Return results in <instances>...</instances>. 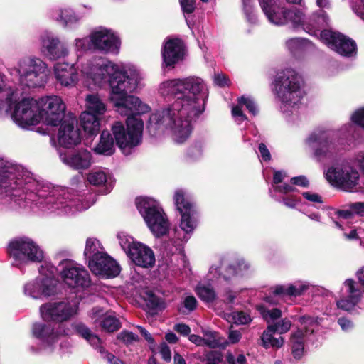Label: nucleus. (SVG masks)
Instances as JSON below:
<instances>
[{"instance_id":"nucleus-26","label":"nucleus","mask_w":364,"mask_h":364,"mask_svg":"<svg viewBox=\"0 0 364 364\" xmlns=\"http://www.w3.org/2000/svg\"><path fill=\"white\" fill-rule=\"evenodd\" d=\"M88 267L93 274L106 278L115 277L120 272L119 265L107 252L89 262Z\"/></svg>"},{"instance_id":"nucleus-30","label":"nucleus","mask_w":364,"mask_h":364,"mask_svg":"<svg viewBox=\"0 0 364 364\" xmlns=\"http://www.w3.org/2000/svg\"><path fill=\"white\" fill-rule=\"evenodd\" d=\"M61 161L75 170H86L93 163L92 155L85 149H81L70 154L60 153Z\"/></svg>"},{"instance_id":"nucleus-50","label":"nucleus","mask_w":364,"mask_h":364,"mask_svg":"<svg viewBox=\"0 0 364 364\" xmlns=\"http://www.w3.org/2000/svg\"><path fill=\"white\" fill-rule=\"evenodd\" d=\"M224 318L229 322H234L237 324H247L251 321L249 314L242 311L232 312L230 314H225Z\"/></svg>"},{"instance_id":"nucleus-45","label":"nucleus","mask_w":364,"mask_h":364,"mask_svg":"<svg viewBox=\"0 0 364 364\" xmlns=\"http://www.w3.org/2000/svg\"><path fill=\"white\" fill-rule=\"evenodd\" d=\"M205 148V143L199 140L193 142L187 151V157L191 161H198L202 158Z\"/></svg>"},{"instance_id":"nucleus-14","label":"nucleus","mask_w":364,"mask_h":364,"mask_svg":"<svg viewBox=\"0 0 364 364\" xmlns=\"http://www.w3.org/2000/svg\"><path fill=\"white\" fill-rule=\"evenodd\" d=\"M78 304L77 300L48 302L40 306V314L45 321L63 323L77 314Z\"/></svg>"},{"instance_id":"nucleus-56","label":"nucleus","mask_w":364,"mask_h":364,"mask_svg":"<svg viewBox=\"0 0 364 364\" xmlns=\"http://www.w3.org/2000/svg\"><path fill=\"white\" fill-rule=\"evenodd\" d=\"M159 353H160L162 359L169 363L171 360V352L169 346L165 343L162 342L159 346Z\"/></svg>"},{"instance_id":"nucleus-39","label":"nucleus","mask_w":364,"mask_h":364,"mask_svg":"<svg viewBox=\"0 0 364 364\" xmlns=\"http://www.w3.org/2000/svg\"><path fill=\"white\" fill-rule=\"evenodd\" d=\"M179 227L186 235H191L198 225L197 210L180 213Z\"/></svg>"},{"instance_id":"nucleus-36","label":"nucleus","mask_w":364,"mask_h":364,"mask_svg":"<svg viewBox=\"0 0 364 364\" xmlns=\"http://www.w3.org/2000/svg\"><path fill=\"white\" fill-rule=\"evenodd\" d=\"M105 252H107L105 247L97 238L93 237L87 238L84 249V257L87 262L100 255H105Z\"/></svg>"},{"instance_id":"nucleus-1","label":"nucleus","mask_w":364,"mask_h":364,"mask_svg":"<svg viewBox=\"0 0 364 364\" xmlns=\"http://www.w3.org/2000/svg\"><path fill=\"white\" fill-rule=\"evenodd\" d=\"M79 69L88 87L102 88L109 85V97L114 110L127 117L126 126L122 122H114L112 133L123 154H129L142 141L144 122L136 116L151 110L139 97L129 95L141 86L142 73L132 64L114 63L100 56H93L82 63Z\"/></svg>"},{"instance_id":"nucleus-35","label":"nucleus","mask_w":364,"mask_h":364,"mask_svg":"<svg viewBox=\"0 0 364 364\" xmlns=\"http://www.w3.org/2000/svg\"><path fill=\"white\" fill-rule=\"evenodd\" d=\"M87 180L92 186H105V193H109L111 190L112 178V176L105 170L97 169L90 171L87 176Z\"/></svg>"},{"instance_id":"nucleus-10","label":"nucleus","mask_w":364,"mask_h":364,"mask_svg":"<svg viewBox=\"0 0 364 364\" xmlns=\"http://www.w3.org/2000/svg\"><path fill=\"white\" fill-rule=\"evenodd\" d=\"M7 252L13 259L14 264L18 267L41 262L44 259L43 250L33 240L28 237H19L11 240Z\"/></svg>"},{"instance_id":"nucleus-20","label":"nucleus","mask_w":364,"mask_h":364,"mask_svg":"<svg viewBox=\"0 0 364 364\" xmlns=\"http://www.w3.org/2000/svg\"><path fill=\"white\" fill-rule=\"evenodd\" d=\"M39 43L41 54L49 60L65 58L70 54L68 45L51 33H43L39 37Z\"/></svg>"},{"instance_id":"nucleus-4","label":"nucleus","mask_w":364,"mask_h":364,"mask_svg":"<svg viewBox=\"0 0 364 364\" xmlns=\"http://www.w3.org/2000/svg\"><path fill=\"white\" fill-rule=\"evenodd\" d=\"M274 89L281 102V111L287 116L297 115L304 90L302 80L296 71L287 69L277 73Z\"/></svg>"},{"instance_id":"nucleus-13","label":"nucleus","mask_w":364,"mask_h":364,"mask_svg":"<svg viewBox=\"0 0 364 364\" xmlns=\"http://www.w3.org/2000/svg\"><path fill=\"white\" fill-rule=\"evenodd\" d=\"M117 237L121 247L135 265L146 269L154 266L155 255L148 245L135 240L125 232H119Z\"/></svg>"},{"instance_id":"nucleus-41","label":"nucleus","mask_w":364,"mask_h":364,"mask_svg":"<svg viewBox=\"0 0 364 364\" xmlns=\"http://www.w3.org/2000/svg\"><path fill=\"white\" fill-rule=\"evenodd\" d=\"M87 112L93 114L102 115L107 111L105 103L97 94L87 95L85 98Z\"/></svg>"},{"instance_id":"nucleus-49","label":"nucleus","mask_w":364,"mask_h":364,"mask_svg":"<svg viewBox=\"0 0 364 364\" xmlns=\"http://www.w3.org/2000/svg\"><path fill=\"white\" fill-rule=\"evenodd\" d=\"M203 332L204 346L214 348L223 344V341L221 340L218 333L209 330H204Z\"/></svg>"},{"instance_id":"nucleus-34","label":"nucleus","mask_w":364,"mask_h":364,"mask_svg":"<svg viewBox=\"0 0 364 364\" xmlns=\"http://www.w3.org/2000/svg\"><path fill=\"white\" fill-rule=\"evenodd\" d=\"M173 200L176 210L180 213L196 210L191 194L183 188H176L173 194Z\"/></svg>"},{"instance_id":"nucleus-21","label":"nucleus","mask_w":364,"mask_h":364,"mask_svg":"<svg viewBox=\"0 0 364 364\" xmlns=\"http://www.w3.org/2000/svg\"><path fill=\"white\" fill-rule=\"evenodd\" d=\"M61 277L66 285L71 288L86 287L90 284L88 272L80 264L73 261L65 260L61 262Z\"/></svg>"},{"instance_id":"nucleus-27","label":"nucleus","mask_w":364,"mask_h":364,"mask_svg":"<svg viewBox=\"0 0 364 364\" xmlns=\"http://www.w3.org/2000/svg\"><path fill=\"white\" fill-rule=\"evenodd\" d=\"M54 77L56 81L63 87H73L79 81L77 68L75 63L58 62L53 67Z\"/></svg>"},{"instance_id":"nucleus-8","label":"nucleus","mask_w":364,"mask_h":364,"mask_svg":"<svg viewBox=\"0 0 364 364\" xmlns=\"http://www.w3.org/2000/svg\"><path fill=\"white\" fill-rule=\"evenodd\" d=\"M55 268L45 262L39 268V275L27 281L23 285V294L34 300H43L55 296L58 292V281L55 278Z\"/></svg>"},{"instance_id":"nucleus-60","label":"nucleus","mask_w":364,"mask_h":364,"mask_svg":"<svg viewBox=\"0 0 364 364\" xmlns=\"http://www.w3.org/2000/svg\"><path fill=\"white\" fill-rule=\"evenodd\" d=\"M353 12L364 21V0H358L352 5Z\"/></svg>"},{"instance_id":"nucleus-22","label":"nucleus","mask_w":364,"mask_h":364,"mask_svg":"<svg viewBox=\"0 0 364 364\" xmlns=\"http://www.w3.org/2000/svg\"><path fill=\"white\" fill-rule=\"evenodd\" d=\"M76 124L77 121L74 118L63 121L56 137L52 136L50 139L53 145L56 146L58 144L60 146L68 149L77 145L81 141V136Z\"/></svg>"},{"instance_id":"nucleus-51","label":"nucleus","mask_w":364,"mask_h":364,"mask_svg":"<svg viewBox=\"0 0 364 364\" xmlns=\"http://www.w3.org/2000/svg\"><path fill=\"white\" fill-rule=\"evenodd\" d=\"M197 306V300L193 296H186L183 298L181 306L178 307V311L187 314L196 309Z\"/></svg>"},{"instance_id":"nucleus-28","label":"nucleus","mask_w":364,"mask_h":364,"mask_svg":"<svg viewBox=\"0 0 364 364\" xmlns=\"http://www.w3.org/2000/svg\"><path fill=\"white\" fill-rule=\"evenodd\" d=\"M259 1L269 23L277 26L287 25L288 7L276 4L275 0H259Z\"/></svg>"},{"instance_id":"nucleus-33","label":"nucleus","mask_w":364,"mask_h":364,"mask_svg":"<svg viewBox=\"0 0 364 364\" xmlns=\"http://www.w3.org/2000/svg\"><path fill=\"white\" fill-rule=\"evenodd\" d=\"M288 177V175L284 171H274L273 179L269 188V193L272 198L279 201L273 192L287 194L294 191L293 186L284 183V180Z\"/></svg>"},{"instance_id":"nucleus-48","label":"nucleus","mask_w":364,"mask_h":364,"mask_svg":"<svg viewBox=\"0 0 364 364\" xmlns=\"http://www.w3.org/2000/svg\"><path fill=\"white\" fill-rule=\"evenodd\" d=\"M100 326L108 332H113L120 328V323L112 313L107 312L102 321H100Z\"/></svg>"},{"instance_id":"nucleus-47","label":"nucleus","mask_w":364,"mask_h":364,"mask_svg":"<svg viewBox=\"0 0 364 364\" xmlns=\"http://www.w3.org/2000/svg\"><path fill=\"white\" fill-rule=\"evenodd\" d=\"M287 48L291 53H296L300 50L309 48L311 45V42L303 38H292L288 39L285 43Z\"/></svg>"},{"instance_id":"nucleus-17","label":"nucleus","mask_w":364,"mask_h":364,"mask_svg":"<svg viewBox=\"0 0 364 364\" xmlns=\"http://www.w3.org/2000/svg\"><path fill=\"white\" fill-rule=\"evenodd\" d=\"M320 38L330 49L345 58H354L357 54V45L349 37L331 30H323Z\"/></svg>"},{"instance_id":"nucleus-61","label":"nucleus","mask_w":364,"mask_h":364,"mask_svg":"<svg viewBox=\"0 0 364 364\" xmlns=\"http://www.w3.org/2000/svg\"><path fill=\"white\" fill-rule=\"evenodd\" d=\"M183 13L191 14L196 9L195 0H180Z\"/></svg>"},{"instance_id":"nucleus-32","label":"nucleus","mask_w":364,"mask_h":364,"mask_svg":"<svg viewBox=\"0 0 364 364\" xmlns=\"http://www.w3.org/2000/svg\"><path fill=\"white\" fill-rule=\"evenodd\" d=\"M243 107H245L248 112L254 116L259 112L255 102L251 97L242 96L238 99L237 105L233 107L232 109V114L238 124L247 119L246 116L243 114L242 110Z\"/></svg>"},{"instance_id":"nucleus-59","label":"nucleus","mask_w":364,"mask_h":364,"mask_svg":"<svg viewBox=\"0 0 364 364\" xmlns=\"http://www.w3.org/2000/svg\"><path fill=\"white\" fill-rule=\"evenodd\" d=\"M118 338L127 344H130L138 340V336L129 331H122L118 335Z\"/></svg>"},{"instance_id":"nucleus-6","label":"nucleus","mask_w":364,"mask_h":364,"mask_svg":"<svg viewBox=\"0 0 364 364\" xmlns=\"http://www.w3.org/2000/svg\"><path fill=\"white\" fill-rule=\"evenodd\" d=\"M16 73L23 86L29 88L43 87L49 80L48 65L36 56H26L18 60L11 69V74Z\"/></svg>"},{"instance_id":"nucleus-40","label":"nucleus","mask_w":364,"mask_h":364,"mask_svg":"<svg viewBox=\"0 0 364 364\" xmlns=\"http://www.w3.org/2000/svg\"><path fill=\"white\" fill-rule=\"evenodd\" d=\"M272 304H275V302L272 298L268 297L264 304L257 306L260 315L267 323L272 322L282 316V311L277 308L270 307Z\"/></svg>"},{"instance_id":"nucleus-24","label":"nucleus","mask_w":364,"mask_h":364,"mask_svg":"<svg viewBox=\"0 0 364 364\" xmlns=\"http://www.w3.org/2000/svg\"><path fill=\"white\" fill-rule=\"evenodd\" d=\"M161 55L164 65L173 68L184 58L185 46L183 42L178 38H166L163 44Z\"/></svg>"},{"instance_id":"nucleus-25","label":"nucleus","mask_w":364,"mask_h":364,"mask_svg":"<svg viewBox=\"0 0 364 364\" xmlns=\"http://www.w3.org/2000/svg\"><path fill=\"white\" fill-rule=\"evenodd\" d=\"M343 287L346 289L347 295L336 300L337 308L344 311L352 312L360 301L363 291L357 282L351 279L344 282Z\"/></svg>"},{"instance_id":"nucleus-11","label":"nucleus","mask_w":364,"mask_h":364,"mask_svg":"<svg viewBox=\"0 0 364 364\" xmlns=\"http://www.w3.org/2000/svg\"><path fill=\"white\" fill-rule=\"evenodd\" d=\"M32 335L40 342L38 351L50 353L64 336L71 333L70 328L63 323H35L31 328Z\"/></svg>"},{"instance_id":"nucleus-46","label":"nucleus","mask_w":364,"mask_h":364,"mask_svg":"<svg viewBox=\"0 0 364 364\" xmlns=\"http://www.w3.org/2000/svg\"><path fill=\"white\" fill-rule=\"evenodd\" d=\"M196 292L201 300L212 302L216 297V294L210 284L200 283L196 287Z\"/></svg>"},{"instance_id":"nucleus-54","label":"nucleus","mask_w":364,"mask_h":364,"mask_svg":"<svg viewBox=\"0 0 364 364\" xmlns=\"http://www.w3.org/2000/svg\"><path fill=\"white\" fill-rule=\"evenodd\" d=\"M107 313L102 308L94 307L90 312L89 316L94 324L100 326V321H102Z\"/></svg>"},{"instance_id":"nucleus-19","label":"nucleus","mask_w":364,"mask_h":364,"mask_svg":"<svg viewBox=\"0 0 364 364\" xmlns=\"http://www.w3.org/2000/svg\"><path fill=\"white\" fill-rule=\"evenodd\" d=\"M306 144L314 149V156L319 161H332L336 155V148L330 141V134L323 131L311 133L306 139Z\"/></svg>"},{"instance_id":"nucleus-55","label":"nucleus","mask_w":364,"mask_h":364,"mask_svg":"<svg viewBox=\"0 0 364 364\" xmlns=\"http://www.w3.org/2000/svg\"><path fill=\"white\" fill-rule=\"evenodd\" d=\"M351 122L364 129V107L355 109L350 116Z\"/></svg>"},{"instance_id":"nucleus-23","label":"nucleus","mask_w":364,"mask_h":364,"mask_svg":"<svg viewBox=\"0 0 364 364\" xmlns=\"http://www.w3.org/2000/svg\"><path fill=\"white\" fill-rule=\"evenodd\" d=\"M73 330L79 336L85 339L91 346H92L101 354L102 358L105 359L108 364H124L119 358L114 355L107 352L102 346L101 339L93 334L91 330L80 322H75L72 323Z\"/></svg>"},{"instance_id":"nucleus-7","label":"nucleus","mask_w":364,"mask_h":364,"mask_svg":"<svg viewBox=\"0 0 364 364\" xmlns=\"http://www.w3.org/2000/svg\"><path fill=\"white\" fill-rule=\"evenodd\" d=\"M136 205L151 233L156 237L166 235L170 229L168 217L160 203L154 198L141 196Z\"/></svg>"},{"instance_id":"nucleus-37","label":"nucleus","mask_w":364,"mask_h":364,"mask_svg":"<svg viewBox=\"0 0 364 364\" xmlns=\"http://www.w3.org/2000/svg\"><path fill=\"white\" fill-rule=\"evenodd\" d=\"M93 150L95 153L100 155L111 156L114 154L115 150L114 139L109 131L102 132L100 141Z\"/></svg>"},{"instance_id":"nucleus-3","label":"nucleus","mask_w":364,"mask_h":364,"mask_svg":"<svg viewBox=\"0 0 364 364\" xmlns=\"http://www.w3.org/2000/svg\"><path fill=\"white\" fill-rule=\"evenodd\" d=\"M163 97L174 101L151 114L147 125L149 133L156 135L169 129L176 142L183 143L191 136L193 123L205 109L209 90L198 77L168 79L159 85Z\"/></svg>"},{"instance_id":"nucleus-5","label":"nucleus","mask_w":364,"mask_h":364,"mask_svg":"<svg viewBox=\"0 0 364 364\" xmlns=\"http://www.w3.org/2000/svg\"><path fill=\"white\" fill-rule=\"evenodd\" d=\"M6 99L1 103L0 109L9 113L14 122L19 127L26 128L41 122L38 100L21 98V92L10 88L5 95Z\"/></svg>"},{"instance_id":"nucleus-29","label":"nucleus","mask_w":364,"mask_h":364,"mask_svg":"<svg viewBox=\"0 0 364 364\" xmlns=\"http://www.w3.org/2000/svg\"><path fill=\"white\" fill-rule=\"evenodd\" d=\"M50 17L65 29L76 28L81 21V16L70 6H58L52 9Z\"/></svg>"},{"instance_id":"nucleus-18","label":"nucleus","mask_w":364,"mask_h":364,"mask_svg":"<svg viewBox=\"0 0 364 364\" xmlns=\"http://www.w3.org/2000/svg\"><path fill=\"white\" fill-rule=\"evenodd\" d=\"M250 269V264L244 259H239L230 264L220 261L212 264L207 274V279L213 282L220 279L228 282L234 277L245 275Z\"/></svg>"},{"instance_id":"nucleus-31","label":"nucleus","mask_w":364,"mask_h":364,"mask_svg":"<svg viewBox=\"0 0 364 364\" xmlns=\"http://www.w3.org/2000/svg\"><path fill=\"white\" fill-rule=\"evenodd\" d=\"M312 285L306 281H296L287 286L278 285L274 289L273 293L278 296H299L308 291Z\"/></svg>"},{"instance_id":"nucleus-44","label":"nucleus","mask_w":364,"mask_h":364,"mask_svg":"<svg viewBox=\"0 0 364 364\" xmlns=\"http://www.w3.org/2000/svg\"><path fill=\"white\" fill-rule=\"evenodd\" d=\"M73 48L78 55H83L90 50H94L90 33L87 36L76 38L73 41Z\"/></svg>"},{"instance_id":"nucleus-64","label":"nucleus","mask_w":364,"mask_h":364,"mask_svg":"<svg viewBox=\"0 0 364 364\" xmlns=\"http://www.w3.org/2000/svg\"><path fill=\"white\" fill-rule=\"evenodd\" d=\"M214 82L220 87H225L230 85V80L223 73L215 74L214 76Z\"/></svg>"},{"instance_id":"nucleus-12","label":"nucleus","mask_w":364,"mask_h":364,"mask_svg":"<svg viewBox=\"0 0 364 364\" xmlns=\"http://www.w3.org/2000/svg\"><path fill=\"white\" fill-rule=\"evenodd\" d=\"M326 179L333 186L347 192L357 189L360 181L358 171L349 162L328 167L324 171Z\"/></svg>"},{"instance_id":"nucleus-57","label":"nucleus","mask_w":364,"mask_h":364,"mask_svg":"<svg viewBox=\"0 0 364 364\" xmlns=\"http://www.w3.org/2000/svg\"><path fill=\"white\" fill-rule=\"evenodd\" d=\"M227 362L228 364H248L247 358L243 354L233 355L229 353L227 355Z\"/></svg>"},{"instance_id":"nucleus-53","label":"nucleus","mask_w":364,"mask_h":364,"mask_svg":"<svg viewBox=\"0 0 364 364\" xmlns=\"http://www.w3.org/2000/svg\"><path fill=\"white\" fill-rule=\"evenodd\" d=\"M243 9L247 21L251 23L257 21V16L251 0H242Z\"/></svg>"},{"instance_id":"nucleus-52","label":"nucleus","mask_w":364,"mask_h":364,"mask_svg":"<svg viewBox=\"0 0 364 364\" xmlns=\"http://www.w3.org/2000/svg\"><path fill=\"white\" fill-rule=\"evenodd\" d=\"M291 321L288 318H285L275 323L269 324L270 327H273L272 329L276 333H279V334H283L289 331L291 327Z\"/></svg>"},{"instance_id":"nucleus-9","label":"nucleus","mask_w":364,"mask_h":364,"mask_svg":"<svg viewBox=\"0 0 364 364\" xmlns=\"http://www.w3.org/2000/svg\"><path fill=\"white\" fill-rule=\"evenodd\" d=\"M329 18L326 11L318 10L310 16L306 15L304 9L288 7L287 25L294 28H301L312 36H317L321 28L328 25Z\"/></svg>"},{"instance_id":"nucleus-43","label":"nucleus","mask_w":364,"mask_h":364,"mask_svg":"<svg viewBox=\"0 0 364 364\" xmlns=\"http://www.w3.org/2000/svg\"><path fill=\"white\" fill-rule=\"evenodd\" d=\"M273 327L267 326V329L264 331L261 336L262 346L265 348H279L284 343V338L282 336L275 338L274 333L275 332L272 329Z\"/></svg>"},{"instance_id":"nucleus-62","label":"nucleus","mask_w":364,"mask_h":364,"mask_svg":"<svg viewBox=\"0 0 364 364\" xmlns=\"http://www.w3.org/2000/svg\"><path fill=\"white\" fill-rule=\"evenodd\" d=\"M205 364H223V357L219 353L212 352L207 355Z\"/></svg>"},{"instance_id":"nucleus-63","label":"nucleus","mask_w":364,"mask_h":364,"mask_svg":"<svg viewBox=\"0 0 364 364\" xmlns=\"http://www.w3.org/2000/svg\"><path fill=\"white\" fill-rule=\"evenodd\" d=\"M338 323L341 329L344 331H350L354 327V324L352 321L346 317L339 318L338 320Z\"/></svg>"},{"instance_id":"nucleus-15","label":"nucleus","mask_w":364,"mask_h":364,"mask_svg":"<svg viewBox=\"0 0 364 364\" xmlns=\"http://www.w3.org/2000/svg\"><path fill=\"white\" fill-rule=\"evenodd\" d=\"M90 33L94 50L103 54L117 55L119 53L121 39L118 33L113 29L99 26L92 29Z\"/></svg>"},{"instance_id":"nucleus-16","label":"nucleus","mask_w":364,"mask_h":364,"mask_svg":"<svg viewBox=\"0 0 364 364\" xmlns=\"http://www.w3.org/2000/svg\"><path fill=\"white\" fill-rule=\"evenodd\" d=\"M41 122L57 126L63 119L65 105L57 95L46 96L38 100Z\"/></svg>"},{"instance_id":"nucleus-38","label":"nucleus","mask_w":364,"mask_h":364,"mask_svg":"<svg viewBox=\"0 0 364 364\" xmlns=\"http://www.w3.org/2000/svg\"><path fill=\"white\" fill-rule=\"evenodd\" d=\"M80 124L87 135H96L100 131L99 118L90 112H84L81 114Z\"/></svg>"},{"instance_id":"nucleus-42","label":"nucleus","mask_w":364,"mask_h":364,"mask_svg":"<svg viewBox=\"0 0 364 364\" xmlns=\"http://www.w3.org/2000/svg\"><path fill=\"white\" fill-rule=\"evenodd\" d=\"M322 318L310 316H302L299 317L298 321L301 324L299 329H302L306 336L311 335L319 329Z\"/></svg>"},{"instance_id":"nucleus-2","label":"nucleus","mask_w":364,"mask_h":364,"mask_svg":"<svg viewBox=\"0 0 364 364\" xmlns=\"http://www.w3.org/2000/svg\"><path fill=\"white\" fill-rule=\"evenodd\" d=\"M0 200L13 208H36L59 216L88 209L96 201L93 193L78 194L73 190L36 180L21 165L0 157Z\"/></svg>"},{"instance_id":"nucleus-58","label":"nucleus","mask_w":364,"mask_h":364,"mask_svg":"<svg viewBox=\"0 0 364 364\" xmlns=\"http://www.w3.org/2000/svg\"><path fill=\"white\" fill-rule=\"evenodd\" d=\"M306 336H307L304 333L302 329H297L291 336V345H297V343L304 344V338Z\"/></svg>"}]
</instances>
